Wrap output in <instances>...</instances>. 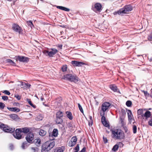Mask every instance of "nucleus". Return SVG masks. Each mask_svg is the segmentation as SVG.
I'll return each mask as SVG.
<instances>
[{"label": "nucleus", "instance_id": "nucleus-1", "mask_svg": "<svg viewBox=\"0 0 152 152\" xmlns=\"http://www.w3.org/2000/svg\"><path fill=\"white\" fill-rule=\"evenodd\" d=\"M112 132L113 137L117 139H121L123 138V131L119 129H116L114 130H110Z\"/></svg>", "mask_w": 152, "mask_h": 152}, {"label": "nucleus", "instance_id": "nucleus-2", "mask_svg": "<svg viewBox=\"0 0 152 152\" xmlns=\"http://www.w3.org/2000/svg\"><path fill=\"white\" fill-rule=\"evenodd\" d=\"M55 145L54 141L50 142L48 141L43 144L42 146V152L48 151L53 148Z\"/></svg>", "mask_w": 152, "mask_h": 152}, {"label": "nucleus", "instance_id": "nucleus-3", "mask_svg": "<svg viewBox=\"0 0 152 152\" xmlns=\"http://www.w3.org/2000/svg\"><path fill=\"white\" fill-rule=\"evenodd\" d=\"M62 79L68 80L75 83L77 82L78 80V78L76 75H74L70 74H68L64 75Z\"/></svg>", "mask_w": 152, "mask_h": 152}, {"label": "nucleus", "instance_id": "nucleus-4", "mask_svg": "<svg viewBox=\"0 0 152 152\" xmlns=\"http://www.w3.org/2000/svg\"><path fill=\"white\" fill-rule=\"evenodd\" d=\"M51 51H49L47 50L43 51V53L46 56H48L50 57H53L58 52L57 50L54 48H51Z\"/></svg>", "mask_w": 152, "mask_h": 152}, {"label": "nucleus", "instance_id": "nucleus-5", "mask_svg": "<svg viewBox=\"0 0 152 152\" xmlns=\"http://www.w3.org/2000/svg\"><path fill=\"white\" fill-rule=\"evenodd\" d=\"M2 125L1 129H3L5 132L12 133H13L15 131V128H10L7 125L3 124Z\"/></svg>", "mask_w": 152, "mask_h": 152}, {"label": "nucleus", "instance_id": "nucleus-6", "mask_svg": "<svg viewBox=\"0 0 152 152\" xmlns=\"http://www.w3.org/2000/svg\"><path fill=\"white\" fill-rule=\"evenodd\" d=\"M16 61H18L20 62L27 63L29 61V58L24 56H18L15 57Z\"/></svg>", "mask_w": 152, "mask_h": 152}, {"label": "nucleus", "instance_id": "nucleus-7", "mask_svg": "<svg viewBox=\"0 0 152 152\" xmlns=\"http://www.w3.org/2000/svg\"><path fill=\"white\" fill-rule=\"evenodd\" d=\"M34 135L32 132H29L26 137V139L28 142L30 144L33 143Z\"/></svg>", "mask_w": 152, "mask_h": 152}, {"label": "nucleus", "instance_id": "nucleus-8", "mask_svg": "<svg viewBox=\"0 0 152 152\" xmlns=\"http://www.w3.org/2000/svg\"><path fill=\"white\" fill-rule=\"evenodd\" d=\"M21 130L20 128L17 129L15 130V132L13 134L15 138L18 140H20L23 138L22 135L21 134Z\"/></svg>", "mask_w": 152, "mask_h": 152}, {"label": "nucleus", "instance_id": "nucleus-9", "mask_svg": "<svg viewBox=\"0 0 152 152\" xmlns=\"http://www.w3.org/2000/svg\"><path fill=\"white\" fill-rule=\"evenodd\" d=\"M12 28L14 31L18 32L19 34L22 33L23 30L18 24L16 23L13 24Z\"/></svg>", "mask_w": 152, "mask_h": 152}, {"label": "nucleus", "instance_id": "nucleus-10", "mask_svg": "<svg viewBox=\"0 0 152 152\" xmlns=\"http://www.w3.org/2000/svg\"><path fill=\"white\" fill-rule=\"evenodd\" d=\"M100 115L102 116L101 122L102 124L106 127H109V125L106 121L105 117L104 116V113H101Z\"/></svg>", "mask_w": 152, "mask_h": 152}, {"label": "nucleus", "instance_id": "nucleus-11", "mask_svg": "<svg viewBox=\"0 0 152 152\" xmlns=\"http://www.w3.org/2000/svg\"><path fill=\"white\" fill-rule=\"evenodd\" d=\"M102 4L100 3H97L95 4L94 7H92V9L95 12L96 11L100 12L102 10Z\"/></svg>", "mask_w": 152, "mask_h": 152}, {"label": "nucleus", "instance_id": "nucleus-12", "mask_svg": "<svg viewBox=\"0 0 152 152\" xmlns=\"http://www.w3.org/2000/svg\"><path fill=\"white\" fill-rule=\"evenodd\" d=\"M110 106V103L107 102H105L103 103L102 106V110L103 112V113H104L109 108Z\"/></svg>", "mask_w": 152, "mask_h": 152}, {"label": "nucleus", "instance_id": "nucleus-13", "mask_svg": "<svg viewBox=\"0 0 152 152\" xmlns=\"http://www.w3.org/2000/svg\"><path fill=\"white\" fill-rule=\"evenodd\" d=\"M71 64L74 66H82L86 65V64L80 61H72Z\"/></svg>", "mask_w": 152, "mask_h": 152}, {"label": "nucleus", "instance_id": "nucleus-14", "mask_svg": "<svg viewBox=\"0 0 152 152\" xmlns=\"http://www.w3.org/2000/svg\"><path fill=\"white\" fill-rule=\"evenodd\" d=\"M77 138L76 136L73 137L71 139L68 143V145L69 147H72L75 145L77 141Z\"/></svg>", "mask_w": 152, "mask_h": 152}, {"label": "nucleus", "instance_id": "nucleus-15", "mask_svg": "<svg viewBox=\"0 0 152 152\" xmlns=\"http://www.w3.org/2000/svg\"><path fill=\"white\" fill-rule=\"evenodd\" d=\"M133 7L130 4L124 6V14L128 13V12L131 11Z\"/></svg>", "mask_w": 152, "mask_h": 152}, {"label": "nucleus", "instance_id": "nucleus-16", "mask_svg": "<svg viewBox=\"0 0 152 152\" xmlns=\"http://www.w3.org/2000/svg\"><path fill=\"white\" fill-rule=\"evenodd\" d=\"M127 112L128 117L129 121H131L133 117L131 111L129 109H126Z\"/></svg>", "mask_w": 152, "mask_h": 152}, {"label": "nucleus", "instance_id": "nucleus-17", "mask_svg": "<svg viewBox=\"0 0 152 152\" xmlns=\"http://www.w3.org/2000/svg\"><path fill=\"white\" fill-rule=\"evenodd\" d=\"M121 113L122 115L120 116L119 123L121 124V126L124 127V112L123 109H122L121 113Z\"/></svg>", "mask_w": 152, "mask_h": 152}, {"label": "nucleus", "instance_id": "nucleus-18", "mask_svg": "<svg viewBox=\"0 0 152 152\" xmlns=\"http://www.w3.org/2000/svg\"><path fill=\"white\" fill-rule=\"evenodd\" d=\"M65 149V147L63 146L57 147L54 149V152H64Z\"/></svg>", "mask_w": 152, "mask_h": 152}, {"label": "nucleus", "instance_id": "nucleus-19", "mask_svg": "<svg viewBox=\"0 0 152 152\" xmlns=\"http://www.w3.org/2000/svg\"><path fill=\"white\" fill-rule=\"evenodd\" d=\"M151 115V112L149 111H147L145 113L142 115V118H144V117L146 119H147L148 118H150Z\"/></svg>", "mask_w": 152, "mask_h": 152}, {"label": "nucleus", "instance_id": "nucleus-20", "mask_svg": "<svg viewBox=\"0 0 152 152\" xmlns=\"http://www.w3.org/2000/svg\"><path fill=\"white\" fill-rule=\"evenodd\" d=\"M114 15H123L124 14V8L120 9L119 10L113 13Z\"/></svg>", "mask_w": 152, "mask_h": 152}, {"label": "nucleus", "instance_id": "nucleus-21", "mask_svg": "<svg viewBox=\"0 0 152 152\" xmlns=\"http://www.w3.org/2000/svg\"><path fill=\"white\" fill-rule=\"evenodd\" d=\"M30 143L28 142L27 141L23 142L22 144L21 147L23 149H26L27 147L30 145Z\"/></svg>", "mask_w": 152, "mask_h": 152}, {"label": "nucleus", "instance_id": "nucleus-22", "mask_svg": "<svg viewBox=\"0 0 152 152\" xmlns=\"http://www.w3.org/2000/svg\"><path fill=\"white\" fill-rule=\"evenodd\" d=\"M7 109L10 111L18 112L20 111V109L17 107H7Z\"/></svg>", "mask_w": 152, "mask_h": 152}, {"label": "nucleus", "instance_id": "nucleus-23", "mask_svg": "<svg viewBox=\"0 0 152 152\" xmlns=\"http://www.w3.org/2000/svg\"><path fill=\"white\" fill-rule=\"evenodd\" d=\"M63 116V113L61 111H58L56 114V118H62Z\"/></svg>", "mask_w": 152, "mask_h": 152}, {"label": "nucleus", "instance_id": "nucleus-24", "mask_svg": "<svg viewBox=\"0 0 152 152\" xmlns=\"http://www.w3.org/2000/svg\"><path fill=\"white\" fill-rule=\"evenodd\" d=\"M57 8L66 12H69L70 10L69 9L62 6H57Z\"/></svg>", "mask_w": 152, "mask_h": 152}, {"label": "nucleus", "instance_id": "nucleus-25", "mask_svg": "<svg viewBox=\"0 0 152 152\" xmlns=\"http://www.w3.org/2000/svg\"><path fill=\"white\" fill-rule=\"evenodd\" d=\"M22 132L23 133L25 134H27L30 131V129L27 127H25L20 128Z\"/></svg>", "mask_w": 152, "mask_h": 152}, {"label": "nucleus", "instance_id": "nucleus-26", "mask_svg": "<svg viewBox=\"0 0 152 152\" xmlns=\"http://www.w3.org/2000/svg\"><path fill=\"white\" fill-rule=\"evenodd\" d=\"M110 88L114 92H118L117 87L115 85H111L110 86Z\"/></svg>", "mask_w": 152, "mask_h": 152}, {"label": "nucleus", "instance_id": "nucleus-27", "mask_svg": "<svg viewBox=\"0 0 152 152\" xmlns=\"http://www.w3.org/2000/svg\"><path fill=\"white\" fill-rule=\"evenodd\" d=\"M137 114H138V118H142V115L143 114H142L143 111L142 109H139L137 111Z\"/></svg>", "mask_w": 152, "mask_h": 152}, {"label": "nucleus", "instance_id": "nucleus-28", "mask_svg": "<svg viewBox=\"0 0 152 152\" xmlns=\"http://www.w3.org/2000/svg\"><path fill=\"white\" fill-rule=\"evenodd\" d=\"M52 136L54 137H56L57 136L58 134V130L56 129H53L52 132Z\"/></svg>", "mask_w": 152, "mask_h": 152}, {"label": "nucleus", "instance_id": "nucleus-29", "mask_svg": "<svg viewBox=\"0 0 152 152\" xmlns=\"http://www.w3.org/2000/svg\"><path fill=\"white\" fill-rule=\"evenodd\" d=\"M66 114L67 115V116L70 120L72 119L73 116L71 112L69 111H67L66 112Z\"/></svg>", "mask_w": 152, "mask_h": 152}, {"label": "nucleus", "instance_id": "nucleus-30", "mask_svg": "<svg viewBox=\"0 0 152 152\" xmlns=\"http://www.w3.org/2000/svg\"><path fill=\"white\" fill-rule=\"evenodd\" d=\"M20 82L21 83V85L22 86L25 85L26 88L28 89L30 88L31 85L30 84L28 83H25V82L22 81H20Z\"/></svg>", "mask_w": 152, "mask_h": 152}, {"label": "nucleus", "instance_id": "nucleus-31", "mask_svg": "<svg viewBox=\"0 0 152 152\" xmlns=\"http://www.w3.org/2000/svg\"><path fill=\"white\" fill-rule=\"evenodd\" d=\"M56 121L57 124H61L63 123V120L61 118H56Z\"/></svg>", "mask_w": 152, "mask_h": 152}, {"label": "nucleus", "instance_id": "nucleus-32", "mask_svg": "<svg viewBox=\"0 0 152 152\" xmlns=\"http://www.w3.org/2000/svg\"><path fill=\"white\" fill-rule=\"evenodd\" d=\"M27 101L28 102L29 104L34 108H35L36 107V106L35 105L33 104L30 99H26Z\"/></svg>", "mask_w": 152, "mask_h": 152}, {"label": "nucleus", "instance_id": "nucleus-33", "mask_svg": "<svg viewBox=\"0 0 152 152\" xmlns=\"http://www.w3.org/2000/svg\"><path fill=\"white\" fill-rule=\"evenodd\" d=\"M46 132L43 129H40L39 134V135L42 136H44L46 134Z\"/></svg>", "mask_w": 152, "mask_h": 152}, {"label": "nucleus", "instance_id": "nucleus-34", "mask_svg": "<svg viewBox=\"0 0 152 152\" xmlns=\"http://www.w3.org/2000/svg\"><path fill=\"white\" fill-rule=\"evenodd\" d=\"M7 62L8 63H10V64L12 66H15L16 64L15 62L10 59H7Z\"/></svg>", "mask_w": 152, "mask_h": 152}, {"label": "nucleus", "instance_id": "nucleus-35", "mask_svg": "<svg viewBox=\"0 0 152 152\" xmlns=\"http://www.w3.org/2000/svg\"><path fill=\"white\" fill-rule=\"evenodd\" d=\"M119 147V146L117 144L113 146L112 148V150L114 151L115 152L118 150Z\"/></svg>", "mask_w": 152, "mask_h": 152}, {"label": "nucleus", "instance_id": "nucleus-36", "mask_svg": "<svg viewBox=\"0 0 152 152\" xmlns=\"http://www.w3.org/2000/svg\"><path fill=\"white\" fill-rule=\"evenodd\" d=\"M34 142H35L36 145H37L39 146L40 145L41 143V140L39 138L35 139L34 140Z\"/></svg>", "mask_w": 152, "mask_h": 152}, {"label": "nucleus", "instance_id": "nucleus-37", "mask_svg": "<svg viewBox=\"0 0 152 152\" xmlns=\"http://www.w3.org/2000/svg\"><path fill=\"white\" fill-rule=\"evenodd\" d=\"M124 130L125 131V133H126L128 134V137H130V132L127 128L125 126H124Z\"/></svg>", "mask_w": 152, "mask_h": 152}, {"label": "nucleus", "instance_id": "nucleus-38", "mask_svg": "<svg viewBox=\"0 0 152 152\" xmlns=\"http://www.w3.org/2000/svg\"><path fill=\"white\" fill-rule=\"evenodd\" d=\"M77 105H78V107L79 109L80 110V111L83 115H84L83 110V108H82L81 106L80 105V103H78Z\"/></svg>", "mask_w": 152, "mask_h": 152}, {"label": "nucleus", "instance_id": "nucleus-39", "mask_svg": "<svg viewBox=\"0 0 152 152\" xmlns=\"http://www.w3.org/2000/svg\"><path fill=\"white\" fill-rule=\"evenodd\" d=\"M27 23L28 24V25L30 26L31 28L32 27H34V25L32 21L31 20H29L27 21Z\"/></svg>", "mask_w": 152, "mask_h": 152}, {"label": "nucleus", "instance_id": "nucleus-40", "mask_svg": "<svg viewBox=\"0 0 152 152\" xmlns=\"http://www.w3.org/2000/svg\"><path fill=\"white\" fill-rule=\"evenodd\" d=\"M126 105L128 107H130L132 105V102L131 101L128 100L126 103Z\"/></svg>", "mask_w": 152, "mask_h": 152}, {"label": "nucleus", "instance_id": "nucleus-41", "mask_svg": "<svg viewBox=\"0 0 152 152\" xmlns=\"http://www.w3.org/2000/svg\"><path fill=\"white\" fill-rule=\"evenodd\" d=\"M10 117L12 118L13 119H17L18 117V115L16 114H11L10 115Z\"/></svg>", "mask_w": 152, "mask_h": 152}, {"label": "nucleus", "instance_id": "nucleus-42", "mask_svg": "<svg viewBox=\"0 0 152 152\" xmlns=\"http://www.w3.org/2000/svg\"><path fill=\"white\" fill-rule=\"evenodd\" d=\"M67 67L66 65H63L61 68L62 71L63 72L66 71L67 70Z\"/></svg>", "mask_w": 152, "mask_h": 152}, {"label": "nucleus", "instance_id": "nucleus-43", "mask_svg": "<svg viewBox=\"0 0 152 152\" xmlns=\"http://www.w3.org/2000/svg\"><path fill=\"white\" fill-rule=\"evenodd\" d=\"M137 128L136 126L134 125H133V132L134 134H135L137 132Z\"/></svg>", "mask_w": 152, "mask_h": 152}, {"label": "nucleus", "instance_id": "nucleus-44", "mask_svg": "<svg viewBox=\"0 0 152 152\" xmlns=\"http://www.w3.org/2000/svg\"><path fill=\"white\" fill-rule=\"evenodd\" d=\"M43 117L41 115H38L37 117V119L38 121H41L42 120Z\"/></svg>", "mask_w": 152, "mask_h": 152}, {"label": "nucleus", "instance_id": "nucleus-45", "mask_svg": "<svg viewBox=\"0 0 152 152\" xmlns=\"http://www.w3.org/2000/svg\"><path fill=\"white\" fill-rule=\"evenodd\" d=\"M5 107V104L3 103L0 102V109H3Z\"/></svg>", "mask_w": 152, "mask_h": 152}, {"label": "nucleus", "instance_id": "nucleus-46", "mask_svg": "<svg viewBox=\"0 0 152 152\" xmlns=\"http://www.w3.org/2000/svg\"><path fill=\"white\" fill-rule=\"evenodd\" d=\"M148 125L151 126H152V116L150 118L148 121Z\"/></svg>", "mask_w": 152, "mask_h": 152}, {"label": "nucleus", "instance_id": "nucleus-47", "mask_svg": "<svg viewBox=\"0 0 152 152\" xmlns=\"http://www.w3.org/2000/svg\"><path fill=\"white\" fill-rule=\"evenodd\" d=\"M74 149L75 150V152H78V151L79 150V145L77 144L76 147L74 148Z\"/></svg>", "mask_w": 152, "mask_h": 152}, {"label": "nucleus", "instance_id": "nucleus-48", "mask_svg": "<svg viewBox=\"0 0 152 152\" xmlns=\"http://www.w3.org/2000/svg\"><path fill=\"white\" fill-rule=\"evenodd\" d=\"M103 138L104 143L105 144L107 143L108 141V140L107 138L106 137H104V136H103Z\"/></svg>", "mask_w": 152, "mask_h": 152}, {"label": "nucleus", "instance_id": "nucleus-49", "mask_svg": "<svg viewBox=\"0 0 152 152\" xmlns=\"http://www.w3.org/2000/svg\"><path fill=\"white\" fill-rule=\"evenodd\" d=\"M143 92L144 93L145 96H148L149 97V95H150V94L149 93H148L147 91H143Z\"/></svg>", "mask_w": 152, "mask_h": 152}, {"label": "nucleus", "instance_id": "nucleus-50", "mask_svg": "<svg viewBox=\"0 0 152 152\" xmlns=\"http://www.w3.org/2000/svg\"><path fill=\"white\" fill-rule=\"evenodd\" d=\"M8 97L7 96H3L2 97V99L4 101L7 100L8 99Z\"/></svg>", "mask_w": 152, "mask_h": 152}, {"label": "nucleus", "instance_id": "nucleus-51", "mask_svg": "<svg viewBox=\"0 0 152 152\" xmlns=\"http://www.w3.org/2000/svg\"><path fill=\"white\" fill-rule=\"evenodd\" d=\"M3 93H4L6 94L7 95H10V92L7 90H5L4 91Z\"/></svg>", "mask_w": 152, "mask_h": 152}, {"label": "nucleus", "instance_id": "nucleus-52", "mask_svg": "<svg viewBox=\"0 0 152 152\" xmlns=\"http://www.w3.org/2000/svg\"><path fill=\"white\" fill-rule=\"evenodd\" d=\"M148 39L150 41L152 40V33H151L148 36Z\"/></svg>", "mask_w": 152, "mask_h": 152}, {"label": "nucleus", "instance_id": "nucleus-53", "mask_svg": "<svg viewBox=\"0 0 152 152\" xmlns=\"http://www.w3.org/2000/svg\"><path fill=\"white\" fill-rule=\"evenodd\" d=\"M31 149L33 151L32 152H35L38 149V148H37L31 147Z\"/></svg>", "mask_w": 152, "mask_h": 152}, {"label": "nucleus", "instance_id": "nucleus-54", "mask_svg": "<svg viewBox=\"0 0 152 152\" xmlns=\"http://www.w3.org/2000/svg\"><path fill=\"white\" fill-rule=\"evenodd\" d=\"M93 123V121H90L88 122V125L89 126H92Z\"/></svg>", "mask_w": 152, "mask_h": 152}, {"label": "nucleus", "instance_id": "nucleus-55", "mask_svg": "<svg viewBox=\"0 0 152 152\" xmlns=\"http://www.w3.org/2000/svg\"><path fill=\"white\" fill-rule=\"evenodd\" d=\"M15 96L16 98H17V99L18 100H19L20 99V96L18 95H15Z\"/></svg>", "mask_w": 152, "mask_h": 152}, {"label": "nucleus", "instance_id": "nucleus-56", "mask_svg": "<svg viewBox=\"0 0 152 152\" xmlns=\"http://www.w3.org/2000/svg\"><path fill=\"white\" fill-rule=\"evenodd\" d=\"M68 126L69 128H71L72 127V125L71 123H69L68 124Z\"/></svg>", "mask_w": 152, "mask_h": 152}, {"label": "nucleus", "instance_id": "nucleus-57", "mask_svg": "<svg viewBox=\"0 0 152 152\" xmlns=\"http://www.w3.org/2000/svg\"><path fill=\"white\" fill-rule=\"evenodd\" d=\"M14 105H15V106H18L19 105H20V104L18 102H15L14 104Z\"/></svg>", "mask_w": 152, "mask_h": 152}, {"label": "nucleus", "instance_id": "nucleus-58", "mask_svg": "<svg viewBox=\"0 0 152 152\" xmlns=\"http://www.w3.org/2000/svg\"><path fill=\"white\" fill-rule=\"evenodd\" d=\"M10 148L11 150H12L13 148V145L12 144H10Z\"/></svg>", "mask_w": 152, "mask_h": 152}, {"label": "nucleus", "instance_id": "nucleus-59", "mask_svg": "<svg viewBox=\"0 0 152 152\" xmlns=\"http://www.w3.org/2000/svg\"><path fill=\"white\" fill-rule=\"evenodd\" d=\"M58 47L60 48V49H62V45H59L58 46Z\"/></svg>", "mask_w": 152, "mask_h": 152}, {"label": "nucleus", "instance_id": "nucleus-60", "mask_svg": "<svg viewBox=\"0 0 152 152\" xmlns=\"http://www.w3.org/2000/svg\"><path fill=\"white\" fill-rule=\"evenodd\" d=\"M119 145L120 146V147H121V146L122 147L123 146V143L121 142H119Z\"/></svg>", "mask_w": 152, "mask_h": 152}, {"label": "nucleus", "instance_id": "nucleus-61", "mask_svg": "<svg viewBox=\"0 0 152 152\" xmlns=\"http://www.w3.org/2000/svg\"><path fill=\"white\" fill-rule=\"evenodd\" d=\"M89 118L90 119V121H93L92 117L91 116H89Z\"/></svg>", "mask_w": 152, "mask_h": 152}, {"label": "nucleus", "instance_id": "nucleus-62", "mask_svg": "<svg viewBox=\"0 0 152 152\" xmlns=\"http://www.w3.org/2000/svg\"><path fill=\"white\" fill-rule=\"evenodd\" d=\"M40 99L41 100V101H43V100L44 99V98L43 97V96H41V98H40Z\"/></svg>", "mask_w": 152, "mask_h": 152}, {"label": "nucleus", "instance_id": "nucleus-63", "mask_svg": "<svg viewBox=\"0 0 152 152\" xmlns=\"http://www.w3.org/2000/svg\"><path fill=\"white\" fill-rule=\"evenodd\" d=\"M3 124L2 123H1V122H0V129H1V127H2V124Z\"/></svg>", "mask_w": 152, "mask_h": 152}, {"label": "nucleus", "instance_id": "nucleus-64", "mask_svg": "<svg viewBox=\"0 0 152 152\" xmlns=\"http://www.w3.org/2000/svg\"><path fill=\"white\" fill-rule=\"evenodd\" d=\"M60 26H61V27H63V28L65 27V26L64 25Z\"/></svg>", "mask_w": 152, "mask_h": 152}]
</instances>
